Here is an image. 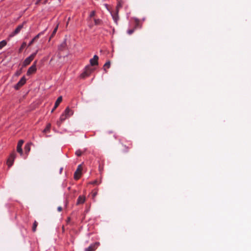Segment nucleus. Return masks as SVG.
Instances as JSON below:
<instances>
[{
    "mask_svg": "<svg viewBox=\"0 0 251 251\" xmlns=\"http://www.w3.org/2000/svg\"><path fill=\"white\" fill-rule=\"evenodd\" d=\"M25 23V22H24L22 24L19 25L15 29V30L11 33L10 35V37H13L15 35L18 34L21 29L23 28L24 24Z\"/></svg>",
    "mask_w": 251,
    "mask_h": 251,
    "instance_id": "nucleus-5",
    "label": "nucleus"
},
{
    "mask_svg": "<svg viewBox=\"0 0 251 251\" xmlns=\"http://www.w3.org/2000/svg\"><path fill=\"white\" fill-rule=\"evenodd\" d=\"M97 192H94L93 193V194H92L93 198H94L96 197V196L97 195Z\"/></svg>",
    "mask_w": 251,
    "mask_h": 251,
    "instance_id": "nucleus-34",
    "label": "nucleus"
},
{
    "mask_svg": "<svg viewBox=\"0 0 251 251\" xmlns=\"http://www.w3.org/2000/svg\"><path fill=\"white\" fill-rule=\"evenodd\" d=\"M111 65L110 61L109 60L107 61L103 65V70L105 72V73H107V69H108L110 68Z\"/></svg>",
    "mask_w": 251,
    "mask_h": 251,
    "instance_id": "nucleus-15",
    "label": "nucleus"
},
{
    "mask_svg": "<svg viewBox=\"0 0 251 251\" xmlns=\"http://www.w3.org/2000/svg\"><path fill=\"white\" fill-rule=\"evenodd\" d=\"M66 46V43L65 42L62 43L59 47V50H63L64 48H65Z\"/></svg>",
    "mask_w": 251,
    "mask_h": 251,
    "instance_id": "nucleus-20",
    "label": "nucleus"
},
{
    "mask_svg": "<svg viewBox=\"0 0 251 251\" xmlns=\"http://www.w3.org/2000/svg\"><path fill=\"white\" fill-rule=\"evenodd\" d=\"M71 221V218L70 217H68L67 220V223L68 224Z\"/></svg>",
    "mask_w": 251,
    "mask_h": 251,
    "instance_id": "nucleus-36",
    "label": "nucleus"
},
{
    "mask_svg": "<svg viewBox=\"0 0 251 251\" xmlns=\"http://www.w3.org/2000/svg\"><path fill=\"white\" fill-rule=\"evenodd\" d=\"M23 143H24V141H23V140H20V141L18 142V145H20V146H23Z\"/></svg>",
    "mask_w": 251,
    "mask_h": 251,
    "instance_id": "nucleus-29",
    "label": "nucleus"
},
{
    "mask_svg": "<svg viewBox=\"0 0 251 251\" xmlns=\"http://www.w3.org/2000/svg\"><path fill=\"white\" fill-rule=\"evenodd\" d=\"M94 22L96 25H100L101 23V20L100 19H95Z\"/></svg>",
    "mask_w": 251,
    "mask_h": 251,
    "instance_id": "nucleus-25",
    "label": "nucleus"
},
{
    "mask_svg": "<svg viewBox=\"0 0 251 251\" xmlns=\"http://www.w3.org/2000/svg\"><path fill=\"white\" fill-rule=\"evenodd\" d=\"M44 33V31H42L38 33L36 36H35L31 41L29 43L28 46H30L34 42L36 41L39 37Z\"/></svg>",
    "mask_w": 251,
    "mask_h": 251,
    "instance_id": "nucleus-11",
    "label": "nucleus"
},
{
    "mask_svg": "<svg viewBox=\"0 0 251 251\" xmlns=\"http://www.w3.org/2000/svg\"><path fill=\"white\" fill-rule=\"evenodd\" d=\"M138 25V23H137L136 25Z\"/></svg>",
    "mask_w": 251,
    "mask_h": 251,
    "instance_id": "nucleus-38",
    "label": "nucleus"
},
{
    "mask_svg": "<svg viewBox=\"0 0 251 251\" xmlns=\"http://www.w3.org/2000/svg\"><path fill=\"white\" fill-rule=\"evenodd\" d=\"M82 169L81 165H79L74 174V178L75 179L77 180L80 177Z\"/></svg>",
    "mask_w": 251,
    "mask_h": 251,
    "instance_id": "nucleus-4",
    "label": "nucleus"
},
{
    "mask_svg": "<svg viewBox=\"0 0 251 251\" xmlns=\"http://www.w3.org/2000/svg\"><path fill=\"white\" fill-rule=\"evenodd\" d=\"M37 226L38 223L36 221H35L32 226V231L33 232H35L36 231Z\"/></svg>",
    "mask_w": 251,
    "mask_h": 251,
    "instance_id": "nucleus-21",
    "label": "nucleus"
},
{
    "mask_svg": "<svg viewBox=\"0 0 251 251\" xmlns=\"http://www.w3.org/2000/svg\"><path fill=\"white\" fill-rule=\"evenodd\" d=\"M55 109H56V108H54V107H53V109H52V110H51V113H52Z\"/></svg>",
    "mask_w": 251,
    "mask_h": 251,
    "instance_id": "nucleus-37",
    "label": "nucleus"
},
{
    "mask_svg": "<svg viewBox=\"0 0 251 251\" xmlns=\"http://www.w3.org/2000/svg\"><path fill=\"white\" fill-rule=\"evenodd\" d=\"M93 70H94L90 66H86L85 67V71L81 74V77L84 78L88 76Z\"/></svg>",
    "mask_w": 251,
    "mask_h": 251,
    "instance_id": "nucleus-2",
    "label": "nucleus"
},
{
    "mask_svg": "<svg viewBox=\"0 0 251 251\" xmlns=\"http://www.w3.org/2000/svg\"><path fill=\"white\" fill-rule=\"evenodd\" d=\"M57 210L59 212H61L62 210V208L61 206H58L57 208Z\"/></svg>",
    "mask_w": 251,
    "mask_h": 251,
    "instance_id": "nucleus-33",
    "label": "nucleus"
},
{
    "mask_svg": "<svg viewBox=\"0 0 251 251\" xmlns=\"http://www.w3.org/2000/svg\"><path fill=\"white\" fill-rule=\"evenodd\" d=\"M57 28H58V26H57L53 30L50 37V39L53 37V36L55 34L56 31H57Z\"/></svg>",
    "mask_w": 251,
    "mask_h": 251,
    "instance_id": "nucleus-24",
    "label": "nucleus"
},
{
    "mask_svg": "<svg viewBox=\"0 0 251 251\" xmlns=\"http://www.w3.org/2000/svg\"><path fill=\"white\" fill-rule=\"evenodd\" d=\"M50 127H51V124H48L47 125L46 127L43 130V132L46 133V132L49 131L50 130Z\"/></svg>",
    "mask_w": 251,
    "mask_h": 251,
    "instance_id": "nucleus-18",
    "label": "nucleus"
},
{
    "mask_svg": "<svg viewBox=\"0 0 251 251\" xmlns=\"http://www.w3.org/2000/svg\"><path fill=\"white\" fill-rule=\"evenodd\" d=\"M122 7V5L121 4V3L119 2L118 5H117V9H118V8L119 7Z\"/></svg>",
    "mask_w": 251,
    "mask_h": 251,
    "instance_id": "nucleus-35",
    "label": "nucleus"
},
{
    "mask_svg": "<svg viewBox=\"0 0 251 251\" xmlns=\"http://www.w3.org/2000/svg\"><path fill=\"white\" fill-rule=\"evenodd\" d=\"M100 243L96 242L85 249V251H94L99 246Z\"/></svg>",
    "mask_w": 251,
    "mask_h": 251,
    "instance_id": "nucleus-8",
    "label": "nucleus"
},
{
    "mask_svg": "<svg viewBox=\"0 0 251 251\" xmlns=\"http://www.w3.org/2000/svg\"><path fill=\"white\" fill-rule=\"evenodd\" d=\"M119 9H116L115 12H111V15L112 16L113 19L115 23L117 24L118 21L119 19L118 13Z\"/></svg>",
    "mask_w": 251,
    "mask_h": 251,
    "instance_id": "nucleus-10",
    "label": "nucleus"
},
{
    "mask_svg": "<svg viewBox=\"0 0 251 251\" xmlns=\"http://www.w3.org/2000/svg\"><path fill=\"white\" fill-rule=\"evenodd\" d=\"M22 147V146L18 145H17V151L18 152L20 153V154L21 155H23V154Z\"/></svg>",
    "mask_w": 251,
    "mask_h": 251,
    "instance_id": "nucleus-17",
    "label": "nucleus"
},
{
    "mask_svg": "<svg viewBox=\"0 0 251 251\" xmlns=\"http://www.w3.org/2000/svg\"><path fill=\"white\" fill-rule=\"evenodd\" d=\"M67 118H68V116H66V115L62 114L60 117L59 121L57 122V125L58 126H60L62 123Z\"/></svg>",
    "mask_w": 251,
    "mask_h": 251,
    "instance_id": "nucleus-12",
    "label": "nucleus"
},
{
    "mask_svg": "<svg viewBox=\"0 0 251 251\" xmlns=\"http://www.w3.org/2000/svg\"><path fill=\"white\" fill-rule=\"evenodd\" d=\"M48 0H38L36 2V4H45L47 3Z\"/></svg>",
    "mask_w": 251,
    "mask_h": 251,
    "instance_id": "nucleus-19",
    "label": "nucleus"
},
{
    "mask_svg": "<svg viewBox=\"0 0 251 251\" xmlns=\"http://www.w3.org/2000/svg\"><path fill=\"white\" fill-rule=\"evenodd\" d=\"M16 155L15 151L12 152L10 154V156L8 158L7 161V164L9 167H11L13 165L15 158H16Z\"/></svg>",
    "mask_w": 251,
    "mask_h": 251,
    "instance_id": "nucleus-3",
    "label": "nucleus"
},
{
    "mask_svg": "<svg viewBox=\"0 0 251 251\" xmlns=\"http://www.w3.org/2000/svg\"><path fill=\"white\" fill-rule=\"evenodd\" d=\"M26 82V78L25 76H23L20 81L15 86L14 88L15 89L18 90Z\"/></svg>",
    "mask_w": 251,
    "mask_h": 251,
    "instance_id": "nucleus-7",
    "label": "nucleus"
},
{
    "mask_svg": "<svg viewBox=\"0 0 251 251\" xmlns=\"http://www.w3.org/2000/svg\"><path fill=\"white\" fill-rule=\"evenodd\" d=\"M22 73V70L20 69V70L17 71L15 73V75L19 76Z\"/></svg>",
    "mask_w": 251,
    "mask_h": 251,
    "instance_id": "nucleus-27",
    "label": "nucleus"
},
{
    "mask_svg": "<svg viewBox=\"0 0 251 251\" xmlns=\"http://www.w3.org/2000/svg\"><path fill=\"white\" fill-rule=\"evenodd\" d=\"M62 97L61 96L59 97L55 101V103L54 104V108H56L58 106V105H59L60 102L62 101Z\"/></svg>",
    "mask_w": 251,
    "mask_h": 251,
    "instance_id": "nucleus-16",
    "label": "nucleus"
},
{
    "mask_svg": "<svg viewBox=\"0 0 251 251\" xmlns=\"http://www.w3.org/2000/svg\"><path fill=\"white\" fill-rule=\"evenodd\" d=\"M75 154L78 156H80L82 154V151L79 150H77L75 152Z\"/></svg>",
    "mask_w": 251,
    "mask_h": 251,
    "instance_id": "nucleus-26",
    "label": "nucleus"
},
{
    "mask_svg": "<svg viewBox=\"0 0 251 251\" xmlns=\"http://www.w3.org/2000/svg\"><path fill=\"white\" fill-rule=\"evenodd\" d=\"M95 15V12L94 11H93L90 13V17H92L94 16Z\"/></svg>",
    "mask_w": 251,
    "mask_h": 251,
    "instance_id": "nucleus-32",
    "label": "nucleus"
},
{
    "mask_svg": "<svg viewBox=\"0 0 251 251\" xmlns=\"http://www.w3.org/2000/svg\"><path fill=\"white\" fill-rule=\"evenodd\" d=\"M134 31V29H129L127 31V33L128 34L130 35L132 34Z\"/></svg>",
    "mask_w": 251,
    "mask_h": 251,
    "instance_id": "nucleus-28",
    "label": "nucleus"
},
{
    "mask_svg": "<svg viewBox=\"0 0 251 251\" xmlns=\"http://www.w3.org/2000/svg\"><path fill=\"white\" fill-rule=\"evenodd\" d=\"M36 62H37V61H35L33 63V64L31 66H30L29 69H28L27 71V73H26V75H30L31 74H33V73H34L36 71Z\"/></svg>",
    "mask_w": 251,
    "mask_h": 251,
    "instance_id": "nucleus-6",
    "label": "nucleus"
},
{
    "mask_svg": "<svg viewBox=\"0 0 251 251\" xmlns=\"http://www.w3.org/2000/svg\"><path fill=\"white\" fill-rule=\"evenodd\" d=\"M26 44L25 43H23L21 47V48H20V50H22L23 49H24L25 46H26Z\"/></svg>",
    "mask_w": 251,
    "mask_h": 251,
    "instance_id": "nucleus-30",
    "label": "nucleus"
},
{
    "mask_svg": "<svg viewBox=\"0 0 251 251\" xmlns=\"http://www.w3.org/2000/svg\"><path fill=\"white\" fill-rule=\"evenodd\" d=\"M99 56L97 55H95L93 58L90 60V63L91 66H95L98 65Z\"/></svg>",
    "mask_w": 251,
    "mask_h": 251,
    "instance_id": "nucleus-9",
    "label": "nucleus"
},
{
    "mask_svg": "<svg viewBox=\"0 0 251 251\" xmlns=\"http://www.w3.org/2000/svg\"><path fill=\"white\" fill-rule=\"evenodd\" d=\"M6 45V42L5 40H2L0 42V50L1 49Z\"/></svg>",
    "mask_w": 251,
    "mask_h": 251,
    "instance_id": "nucleus-22",
    "label": "nucleus"
},
{
    "mask_svg": "<svg viewBox=\"0 0 251 251\" xmlns=\"http://www.w3.org/2000/svg\"><path fill=\"white\" fill-rule=\"evenodd\" d=\"M122 151L124 152H127L128 151L129 148L125 145L123 146Z\"/></svg>",
    "mask_w": 251,
    "mask_h": 251,
    "instance_id": "nucleus-23",
    "label": "nucleus"
},
{
    "mask_svg": "<svg viewBox=\"0 0 251 251\" xmlns=\"http://www.w3.org/2000/svg\"><path fill=\"white\" fill-rule=\"evenodd\" d=\"M85 201V197L84 196H80L76 201V205H79L80 204H83Z\"/></svg>",
    "mask_w": 251,
    "mask_h": 251,
    "instance_id": "nucleus-13",
    "label": "nucleus"
},
{
    "mask_svg": "<svg viewBox=\"0 0 251 251\" xmlns=\"http://www.w3.org/2000/svg\"><path fill=\"white\" fill-rule=\"evenodd\" d=\"M94 184H95L96 183V181H94V182L93 183Z\"/></svg>",
    "mask_w": 251,
    "mask_h": 251,
    "instance_id": "nucleus-39",
    "label": "nucleus"
},
{
    "mask_svg": "<svg viewBox=\"0 0 251 251\" xmlns=\"http://www.w3.org/2000/svg\"><path fill=\"white\" fill-rule=\"evenodd\" d=\"M38 50H37L35 52L31 54L29 57L26 58L23 62V67H25L28 65H29L30 62L33 60L35 56H36Z\"/></svg>",
    "mask_w": 251,
    "mask_h": 251,
    "instance_id": "nucleus-1",
    "label": "nucleus"
},
{
    "mask_svg": "<svg viewBox=\"0 0 251 251\" xmlns=\"http://www.w3.org/2000/svg\"><path fill=\"white\" fill-rule=\"evenodd\" d=\"M63 114L66 115V116H68V118L73 115V112L72 110H71L69 107H67L66 108L65 111Z\"/></svg>",
    "mask_w": 251,
    "mask_h": 251,
    "instance_id": "nucleus-14",
    "label": "nucleus"
},
{
    "mask_svg": "<svg viewBox=\"0 0 251 251\" xmlns=\"http://www.w3.org/2000/svg\"><path fill=\"white\" fill-rule=\"evenodd\" d=\"M25 150L26 151H29L30 150L29 147L28 145H26L25 147Z\"/></svg>",
    "mask_w": 251,
    "mask_h": 251,
    "instance_id": "nucleus-31",
    "label": "nucleus"
}]
</instances>
